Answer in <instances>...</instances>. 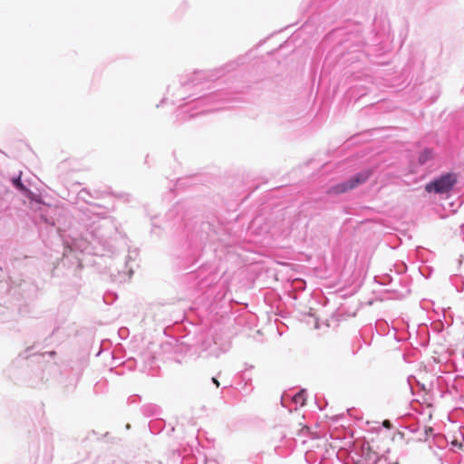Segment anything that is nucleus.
I'll return each instance as SVG.
<instances>
[{
    "label": "nucleus",
    "mask_w": 464,
    "mask_h": 464,
    "mask_svg": "<svg viewBox=\"0 0 464 464\" xmlns=\"http://www.w3.org/2000/svg\"><path fill=\"white\" fill-rule=\"evenodd\" d=\"M353 189L350 180L339 183L331 187L328 190L329 194H342Z\"/></svg>",
    "instance_id": "nucleus-3"
},
{
    "label": "nucleus",
    "mask_w": 464,
    "mask_h": 464,
    "mask_svg": "<svg viewBox=\"0 0 464 464\" xmlns=\"http://www.w3.org/2000/svg\"><path fill=\"white\" fill-rule=\"evenodd\" d=\"M456 183V177L454 174L447 173L428 183L425 187L426 191L434 193H446L449 192Z\"/></svg>",
    "instance_id": "nucleus-1"
},
{
    "label": "nucleus",
    "mask_w": 464,
    "mask_h": 464,
    "mask_svg": "<svg viewBox=\"0 0 464 464\" xmlns=\"http://www.w3.org/2000/svg\"><path fill=\"white\" fill-rule=\"evenodd\" d=\"M212 382H213V383L216 384L217 387L219 386V382L216 378H212Z\"/></svg>",
    "instance_id": "nucleus-7"
},
{
    "label": "nucleus",
    "mask_w": 464,
    "mask_h": 464,
    "mask_svg": "<svg viewBox=\"0 0 464 464\" xmlns=\"http://www.w3.org/2000/svg\"><path fill=\"white\" fill-rule=\"evenodd\" d=\"M372 175V171L371 169H365L362 172L357 173L353 177H352L349 180L353 185V188H355L358 186L365 183L370 177Z\"/></svg>",
    "instance_id": "nucleus-2"
},
{
    "label": "nucleus",
    "mask_w": 464,
    "mask_h": 464,
    "mask_svg": "<svg viewBox=\"0 0 464 464\" xmlns=\"http://www.w3.org/2000/svg\"><path fill=\"white\" fill-rule=\"evenodd\" d=\"M14 185L24 193H29V189L21 182V179L17 178L13 180Z\"/></svg>",
    "instance_id": "nucleus-5"
},
{
    "label": "nucleus",
    "mask_w": 464,
    "mask_h": 464,
    "mask_svg": "<svg viewBox=\"0 0 464 464\" xmlns=\"http://www.w3.org/2000/svg\"><path fill=\"white\" fill-rule=\"evenodd\" d=\"M432 158V151L430 150H424L419 157V161L421 164H424L428 160H430Z\"/></svg>",
    "instance_id": "nucleus-4"
},
{
    "label": "nucleus",
    "mask_w": 464,
    "mask_h": 464,
    "mask_svg": "<svg viewBox=\"0 0 464 464\" xmlns=\"http://www.w3.org/2000/svg\"><path fill=\"white\" fill-rule=\"evenodd\" d=\"M382 425L386 429H391L392 428V423H391V421L389 420H383Z\"/></svg>",
    "instance_id": "nucleus-6"
}]
</instances>
